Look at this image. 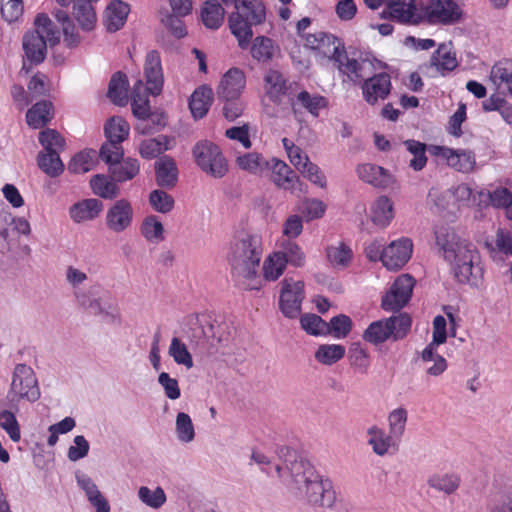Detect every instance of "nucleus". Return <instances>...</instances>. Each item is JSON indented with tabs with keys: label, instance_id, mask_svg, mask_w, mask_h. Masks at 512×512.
<instances>
[{
	"label": "nucleus",
	"instance_id": "1",
	"mask_svg": "<svg viewBox=\"0 0 512 512\" xmlns=\"http://www.w3.org/2000/svg\"><path fill=\"white\" fill-rule=\"evenodd\" d=\"M277 455L282 461V464L275 466L277 476L285 479L288 474V486L298 497L315 506H333L336 494L329 479H324L308 461L300 459L297 452L289 447H280Z\"/></svg>",
	"mask_w": 512,
	"mask_h": 512
},
{
	"label": "nucleus",
	"instance_id": "2",
	"mask_svg": "<svg viewBox=\"0 0 512 512\" xmlns=\"http://www.w3.org/2000/svg\"><path fill=\"white\" fill-rule=\"evenodd\" d=\"M263 255L262 237L257 233L238 232L229 243L227 261L236 283L245 289L257 288Z\"/></svg>",
	"mask_w": 512,
	"mask_h": 512
},
{
	"label": "nucleus",
	"instance_id": "3",
	"mask_svg": "<svg viewBox=\"0 0 512 512\" xmlns=\"http://www.w3.org/2000/svg\"><path fill=\"white\" fill-rule=\"evenodd\" d=\"M434 233L436 245L458 282L468 283L472 278H477L480 273L479 254L474 245L462 239L448 225L437 226Z\"/></svg>",
	"mask_w": 512,
	"mask_h": 512
},
{
	"label": "nucleus",
	"instance_id": "4",
	"mask_svg": "<svg viewBox=\"0 0 512 512\" xmlns=\"http://www.w3.org/2000/svg\"><path fill=\"white\" fill-rule=\"evenodd\" d=\"M225 5L234 4L236 12L229 16V27L237 38L240 48L249 47L253 32L252 25L265 19V8L261 0H222Z\"/></svg>",
	"mask_w": 512,
	"mask_h": 512
},
{
	"label": "nucleus",
	"instance_id": "5",
	"mask_svg": "<svg viewBox=\"0 0 512 512\" xmlns=\"http://www.w3.org/2000/svg\"><path fill=\"white\" fill-rule=\"evenodd\" d=\"M41 397L39 381L34 369L24 363L16 364L10 376L6 400L11 408L18 410L21 403L33 404Z\"/></svg>",
	"mask_w": 512,
	"mask_h": 512
},
{
	"label": "nucleus",
	"instance_id": "6",
	"mask_svg": "<svg viewBox=\"0 0 512 512\" xmlns=\"http://www.w3.org/2000/svg\"><path fill=\"white\" fill-rule=\"evenodd\" d=\"M36 29L23 36L22 46L27 59L35 64L42 63L46 57L47 44L56 45L60 33L46 14H39L35 19Z\"/></svg>",
	"mask_w": 512,
	"mask_h": 512
},
{
	"label": "nucleus",
	"instance_id": "7",
	"mask_svg": "<svg viewBox=\"0 0 512 512\" xmlns=\"http://www.w3.org/2000/svg\"><path fill=\"white\" fill-rule=\"evenodd\" d=\"M31 234L29 221L20 216H14L8 207L0 201V254H6L19 242L20 236Z\"/></svg>",
	"mask_w": 512,
	"mask_h": 512
},
{
	"label": "nucleus",
	"instance_id": "8",
	"mask_svg": "<svg viewBox=\"0 0 512 512\" xmlns=\"http://www.w3.org/2000/svg\"><path fill=\"white\" fill-rule=\"evenodd\" d=\"M193 157L198 167L214 178H222L228 172V164L220 148L210 141L198 142L193 148Z\"/></svg>",
	"mask_w": 512,
	"mask_h": 512
},
{
	"label": "nucleus",
	"instance_id": "9",
	"mask_svg": "<svg viewBox=\"0 0 512 512\" xmlns=\"http://www.w3.org/2000/svg\"><path fill=\"white\" fill-rule=\"evenodd\" d=\"M130 126L123 118L113 117L105 124V142L99 156L103 161H112L123 158L121 143L128 137Z\"/></svg>",
	"mask_w": 512,
	"mask_h": 512
},
{
	"label": "nucleus",
	"instance_id": "10",
	"mask_svg": "<svg viewBox=\"0 0 512 512\" xmlns=\"http://www.w3.org/2000/svg\"><path fill=\"white\" fill-rule=\"evenodd\" d=\"M421 22L450 25L458 22L462 11L453 0H430L421 8Z\"/></svg>",
	"mask_w": 512,
	"mask_h": 512
},
{
	"label": "nucleus",
	"instance_id": "11",
	"mask_svg": "<svg viewBox=\"0 0 512 512\" xmlns=\"http://www.w3.org/2000/svg\"><path fill=\"white\" fill-rule=\"evenodd\" d=\"M304 298V283L302 281L292 278L282 280L279 307L285 317L296 318L300 314Z\"/></svg>",
	"mask_w": 512,
	"mask_h": 512
},
{
	"label": "nucleus",
	"instance_id": "12",
	"mask_svg": "<svg viewBox=\"0 0 512 512\" xmlns=\"http://www.w3.org/2000/svg\"><path fill=\"white\" fill-rule=\"evenodd\" d=\"M414 286L415 280L409 274L398 276L383 296L382 308L386 311H398L403 308L410 300Z\"/></svg>",
	"mask_w": 512,
	"mask_h": 512
},
{
	"label": "nucleus",
	"instance_id": "13",
	"mask_svg": "<svg viewBox=\"0 0 512 512\" xmlns=\"http://www.w3.org/2000/svg\"><path fill=\"white\" fill-rule=\"evenodd\" d=\"M430 152L445 160L450 168L460 173H471L476 167V158L471 150L434 145L430 147Z\"/></svg>",
	"mask_w": 512,
	"mask_h": 512
},
{
	"label": "nucleus",
	"instance_id": "14",
	"mask_svg": "<svg viewBox=\"0 0 512 512\" xmlns=\"http://www.w3.org/2000/svg\"><path fill=\"white\" fill-rule=\"evenodd\" d=\"M148 94H150L148 87L141 80H137L131 94V106L134 116L139 120L135 129L141 134L151 133L149 120L154 118L150 113Z\"/></svg>",
	"mask_w": 512,
	"mask_h": 512
},
{
	"label": "nucleus",
	"instance_id": "15",
	"mask_svg": "<svg viewBox=\"0 0 512 512\" xmlns=\"http://www.w3.org/2000/svg\"><path fill=\"white\" fill-rule=\"evenodd\" d=\"M134 209L131 202L121 198L116 200L108 209L105 225L113 233L119 234L128 230L133 223Z\"/></svg>",
	"mask_w": 512,
	"mask_h": 512
},
{
	"label": "nucleus",
	"instance_id": "16",
	"mask_svg": "<svg viewBox=\"0 0 512 512\" xmlns=\"http://www.w3.org/2000/svg\"><path fill=\"white\" fill-rule=\"evenodd\" d=\"M296 83L289 82L278 70H268L263 78L265 96L273 103L280 104L284 97L291 98Z\"/></svg>",
	"mask_w": 512,
	"mask_h": 512
},
{
	"label": "nucleus",
	"instance_id": "17",
	"mask_svg": "<svg viewBox=\"0 0 512 512\" xmlns=\"http://www.w3.org/2000/svg\"><path fill=\"white\" fill-rule=\"evenodd\" d=\"M421 14V8L415 6L414 0H386V9L381 15L404 24H418Z\"/></svg>",
	"mask_w": 512,
	"mask_h": 512
},
{
	"label": "nucleus",
	"instance_id": "18",
	"mask_svg": "<svg viewBox=\"0 0 512 512\" xmlns=\"http://www.w3.org/2000/svg\"><path fill=\"white\" fill-rule=\"evenodd\" d=\"M413 244L408 238L392 241L382 253V263L389 270L402 268L412 255Z\"/></svg>",
	"mask_w": 512,
	"mask_h": 512
},
{
	"label": "nucleus",
	"instance_id": "19",
	"mask_svg": "<svg viewBox=\"0 0 512 512\" xmlns=\"http://www.w3.org/2000/svg\"><path fill=\"white\" fill-rule=\"evenodd\" d=\"M305 45L333 60L335 57L339 58V52L344 47L337 37L322 31L307 34L305 37Z\"/></svg>",
	"mask_w": 512,
	"mask_h": 512
},
{
	"label": "nucleus",
	"instance_id": "20",
	"mask_svg": "<svg viewBox=\"0 0 512 512\" xmlns=\"http://www.w3.org/2000/svg\"><path fill=\"white\" fill-rule=\"evenodd\" d=\"M359 179L379 189H386L395 183L393 174L382 166L364 163L356 168Z\"/></svg>",
	"mask_w": 512,
	"mask_h": 512
},
{
	"label": "nucleus",
	"instance_id": "21",
	"mask_svg": "<svg viewBox=\"0 0 512 512\" xmlns=\"http://www.w3.org/2000/svg\"><path fill=\"white\" fill-rule=\"evenodd\" d=\"M361 88L364 100L370 105H375L389 95L391 78L389 74L382 72L366 79Z\"/></svg>",
	"mask_w": 512,
	"mask_h": 512
},
{
	"label": "nucleus",
	"instance_id": "22",
	"mask_svg": "<svg viewBox=\"0 0 512 512\" xmlns=\"http://www.w3.org/2000/svg\"><path fill=\"white\" fill-rule=\"evenodd\" d=\"M289 103L294 113L304 109L314 117L319 116L320 111L328 105L325 97L319 94H311L306 90L297 91L296 89H294Z\"/></svg>",
	"mask_w": 512,
	"mask_h": 512
},
{
	"label": "nucleus",
	"instance_id": "23",
	"mask_svg": "<svg viewBox=\"0 0 512 512\" xmlns=\"http://www.w3.org/2000/svg\"><path fill=\"white\" fill-rule=\"evenodd\" d=\"M244 72L238 68L229 69L222 77L217 89L220 99H238L245 88Z\"/></svg>",
	"mask_w": 512,
	"mask_h": 512
},
{
	"label": "nucleus",
	"instance_id": "24",
	"mask_svg": "<svg viewBox=\"0 0 512 512\" xmlns=\"http://www.w3.org/2000/svg\"><path fill=\"white\" fill-rule=\"evenodd\" d=\"M271 170V180L279 188L295 193L297 186L300 185L299 178L295 172L283 161L272 158L269 160Z\"/></svg>",
	"mask_w": 512,
	"mask_h": 512
},
{
	"label": "nucleus",
	"instance_id": "25",
	"mask_svg": "<svg viewBox=\"0 0 512 512\" xmlns=\"http://www.w3.org/2000/svg\"><path fill=\"white\" fill-rule=\"evenodd\" d=\"M144 73L151 95H159L163 87V72L160 55L157 51L151 50L147 53L144 64Z\"/></svg>",
	"mask_w": 512,
	"mask_h": 512
},
{
	"label": "nucleus",
	"instance_id": "26",
	"mask_svg": "<svg viewBox=\"0 0 512 512\" xmlns=\"http://www.w3.org/2000/svg\"><path fill=\"white\" fill-rule=\"evenodd\" d=\"M102 208V202L98 199H84L70 207L69 215L75 223H82L95 219Z\"/></svg>",
	"mask_w": 512,
	"mask_h": 512
},
{
	"label": "nucleus",
	"instance_id": "27",
	"mask_svg": "<svg viewBox=\"0 0 512 512\" xmlns=\"http://www.w3.org/2000/svg\"><path fill=\"white\" fill-rule=\"evenodd\" d=\"M109 164V172L116 182H125L133 179L140 170L139 162L136 159L127 158L122 160L105 161Z\"/></svg>",
	"mask_w": 512,
	"mask_h": 512
},
{
	"label": "nucleus",
	"instance_id": "28",
	"mask_svg": "<svg viewBox=\"0 0 512 512\" xmlns=\"http://www.w3.org/2000/svg\"><path fill=\"white\" fill-rule=\"evenodd\" d=\"M128 4L115 0L106 8L104 22L108 31L116 32L123 27L129 14Z\"/></svg>",
	"mask_w": 512,
	"mask_h": 512
},
{
	"label": "nucleus",
	"instance_id": "29",
	"mask_svg": "<svg viewBox=\"0 0 512 512\" xmlns=\"http://www.w3.org/2000/svg\"><path fill=\"white\" fill-rule=\"evenodd\" d=\"M213 101V91L209 86L203 85L196 89L190 97L189 108L195 119L203 118Z\"/></svg>",
	"mask_w": 512,
	"mask_h": 512
},
{
	"label": "nucleus",
	"instance_id": "30",
	"mask_svg": "<svg viewBox=\"0 0 512 512\" xmlns=\"http://www.w3.org/2000/svg\"><path fill=\"white\" fill-rule=\"evenodd\" d=\"M512 204V193L505 187H497L492 191H478V206L491 205L497 209H504Z\"/></svg>",
	"mask_w": 512,
	"mask_h": 512
},
{
	"label": "nucleus",
	"instance_id": "31",
	"mask_svg": "<svg viewBox=\"0 0 512 512\" xmlns=\"http://www.w3.org/2000/svg\"><path fill=\"white\" fill-rule=\"evenodd\" d=\"M249 46L252 58L260 63L270 62L278 52L277 44L266 36H257Z\"/></svg>",
	"mask_w": 512,
	"mask_h": 512
},
{
	"label": "nucleus",
	"instance_id": "32",
	"mask_svg": "<svg viewBox=\"0 0 512 512\" xmlns=\"http://www.w3.org/2000/svg\"><path fill=\"white\" fill-rule=\"evenodd\" d=\"M236 164L241 170L254 175L263 174L270 166L269 160L257 152L239 154L236 157Z\"/></svg>",
	"mask_w": 512,
	"mask_h": 512
},
{
	"label": "nucleus",
	"instance_id": "33",
	"mask_svg": "<svg viewBox=\"0 0 512 512\" xmlns=\"http://www.w3.org/2000/svg\"><path fill=\"white\" fill-rule=\"evenodd\" d=\"M370 219L378 227H386L393 219V204L386 196L378 197L370 208Z\"/></svg>",
	"mask_w": 512,
	"mask_h": 512
},
{
	"label": "nucleus",
	"instance_id": "34",
	"mask_svg": "<svg viewBox=\"0 0 512 512\" xmlns=\"http://www.w3.org/2000/svg\"><path fill=\"white\" fill-rule=\"evenodd\" d=\"M53 117V106L49 101H40L33 105L26 114L27 124L38 129L45 126Z\"/></svg>",
	"mask_w": 512,
	"mask_h": 512
},
{
	"label": "nucleus",
	"instance_id": "35",
	"mask_svg": "<svg viewBox=\"0 0 512 512\" xmlns=\"http://www.w3.org/2000/svg\"><path fill=\"white\" fill-rule=\"evenodd\" d=\"M178 177L176 163L172 158L163 157L156 162V179L161 187L172 188Z\"/></svg>",
	"mask_w": 512,
	"mask_h": 512
},
{
	"label": "nucleus",
	"instance_id": "36",
	"mask_svg": "<svg viewBox=\"0 0 512 512\" xmlns=\"http://www.w3.org/2000/svg\"><path fill=\"white\" fill-rule=\"evenodd\" d=\"M421 360L426 364V374L432 377L441 376L448 367L446 359L438 353L437 348H432V346L424 348Z\"/></svg>",
	"mask_w": 512,
	"mask_h": 512
},
{
	"label": "nucleus",
	"instance_id": "37",
	"mask_svg": "<svg viewBox=\"0 0 512 512\" xmlns=\"http://www.w3.org/2000/svg\"><path fill=\"white\" fill-rule=\"evenodd\" d=\"M489 80L499 94L512 95V73L507 67V63L495 64L491 69Z\"/></svg>",
	"mask_w": 512,
	"mask_h": 512
},
{
	"label": "nucleus",
	"instance_id": "38",
	"mask_svg": "<svg viewBox=\"0 0 512 512\" xmlns=\"http://www.w3.org/2000/svg\"><path fill=\"white\" fill-rule=\"evenodd\" d=\"M225 10L217 0H206L201 9L203 24L209 29H218L224 21Z\"/></svg>",
	"mask_w": 512,
	"mask_h": 512
},
{
	"label": "nucleus",
	"instance_id": "39",
	"mask_svg": "<svg viewBox=\"0 0 512 512\" xmlns=\"http://www.w3.org/2000/svg\"><path fill=\"white\" fill-rule=\"evenodd\" d=\"M277 253H280L286 264L294 267H303L305 265L306 255L295 241L290 239L280 241Z\"/></svg>",
	"mask_w": 512,
	"mask_h": 512
},
{
	"label": "nucleus",
	"instance_id": "40",
	"mask_svg": "<svg viewBox=\"0 0 512 512\" xmlns=\"http://www.w3.org/2000/svg\"><path fill=\"white\" fill-rule=\"evenodd\" d=\"M367 434L369 436L368 444L376 455L382 457L389 453V450L392 447L393 436L386 434L383 429L376 425L369 427L367 429Z\"/></svg>",
	"mask_w": 512,
	"mask_h": 512
},
{
	"label": "nucleus",
	"instance_id": "41",
	"mask_svg": "<svg viewBox=\"0 0 512 512\" xmlns=\"http://www.w3.org/2000/svg\"><path fill=\"white\" fill-rule=\"evenodd\" d=\"M338 56L339 58L335 57L334 61L338 63L339 70L346 74L351 81L358 82L364 78V68L365 65H367L366 62H358L355 59H349L344 47L339 52Z\"/></svg>",
	"mask_w": 512,
	"mask_h": 512
},
{
	"label": "nucleus",
	"instance_id": "42",
	"mask_svg": "<svg viewBox=\"0 0 512 512\" xmlns=\"http://www.w3.org/2000/svg\"><path fill=\"white\" fill-rule=\"evenodd\" d=\"M73 15L83 30L90 31L94 28L97 17L90 0H76Z\"/></svg>",
	"mask_w": 512,
	"mask_h": 512
},
{
	"label": "nucleus",
	"instance_id": "43",
	"mask_svg": "<svg viewBox=\"0 0 512 512\" xmlns=\"http://www.w3.org/2000/svg\"><path fill=\"white\" fill-rule=\"evenodd\" d=\"M393 332L389 319H382L372 322L363 333V339L372 344L385 342Z\"/></svg>",
	"mask_w": 512,
	"mask_h": 512
},
{
	"label": "nucleus",
	"instance_id": "44",
	"mask_svg": "<svg viewBox=\"0 0 512 512\" xmlns=\"http://www.w3.org/2000/svg\"><path fill=\"white\" fill-rule=\"evenodd\" d=\"M287 264L284 259L274 251L270 253L264 260L262 265L263 277L267 281H276L284 273Z\"/></svg>",
	"mask_w": 512,
	"mask_h": 512
},
{
	"label": "nucleus",
	"instance_id": "45",
	"mask_svg": "<svg viewBox=\"0 0 512 512\" xmlns=\"http://www.w3.org/2000/svg\"><path fill=\"white\" fill-rule=\"evenodd\" d=\"M108 97L113 103L120 106L127 103V79L125 74L117 72L112 76L108 87Z\"/></svg>",
	"mask_w": 512,
	"mask_h": 512
},
{
	"label": "nucleus",
	"instance_id": "46",
	"mask_svg": "<svg viewBox=\"0 0 512 512\" xmlns=\"http://www.w3.org/2000/svg\"><path fill=\"white\" fill-rule=\"evenodd\" d=\"M0 428L3 429L11 441L17 443L21 440V428L15 412L5 408L0 403Z\"/></svg>",
	"mask_w": 512,
	"mask_h": 512
},
{
	"label": "nucleus",
	"instance_id": "47",
	"mask_svg": "<svg viewBox=\"0 0 512 512\" xmlns=\"http://www.w3.org/2000/svg\"><path fill=\"white\" fill-rule=\"evenodd\" d=\"M168 355L176 364L182 365L187 369H191L194 365L192 355L186 344L177 336H174L171 339L168 348Z\"/></svg>",
	"mask_w": 512,
	"mask_h": 512
},
{
	"label": "nucleus",
	"instance_id": "48",
	"mask_svg": "<svg viewBox=\"0 0 512 512\" xmlns=\"http://www.w3.org/2000/svg\"><path fill=\"white\" fill-rule=\"evenodd\" d=\"M345 347L340 344H322L315 352V359L323 365H333L345 355Z\"/></svg>",
	"mask_w": 512,
	"mask_h": 512
},
{
	"label": "nucleus",
	"instance_id": "49",
	"mask_svg": "<svg viewBox=\"0 0 512 512\" xmlns=\"http://www.w3.org/2000/svg\"><path fill=\"white\" fill-rule=\"evenodd\" d=\"M175 435L183 444L191 443L195 439V427L191 417L185 412H179L175 419Z\"/></svg>",
	"mask_w": 512,
	"mask_h": 512
},
{
	"label": "nucleus",
	"instance_id": "50",
	"mask_svg": "<svg viewBox=\"0 0 512 512\" xmlns=\"http://www.w3.org/2000/svg\"><path fill=\"white\" fill-rule=\"evenodd\" d=\"M60 152H40L37 157L39 168L50 177L60 175L64 165L59 156Z\"/></svg>",
	"mask_w": 512,
	"mask_h": 512
},
{
	"label": "nucleus",
	"instance_id": "51",
	"mask_svg": "<svg viewBox=\"0 0 512 512\" xmlns=\"http://www.w3.org/2000/svg\"><path fill=\"white\" fill-rule=\"evenodd\" d=\"M116 181L108 179L104 175H95L90 180L93 193L104 199H113L119 194V188Z\"/></svg>",
	"mask_w": 512,
	"mask_h": 512
},
{
	"label": "nucleus",
	"instance_id": "52",
	"mask_svg": "<svg viewBox=\"0 0 512 512\" xmlns=\"http://www.w3.org/2000/svg\"><path fill=\"white\" fill-rule=\"evenodd\" d=\"M432 489L447 495L454 493L460 486V478L456 474H435L428 479Z\"/></svg>",
	"mask_w": 512,
	"mask_h": 512
},
{
	"label": "nucleus",
	"instance_id": "53",
	"mask_svg": "<svg viewBox=\"0 0 512 512\" xmlns=\"http://www.w3.org/2000/svg\"><path fill=\"white\" fill-rule=\"evenodd\" d=\"M326 255L332 266L345 268L351 261L352 250L346 244L339 242L336 245L328 246Z\"/></svg>",
	"mask_w": 512,
	"mask_h": 512
},
{
	"label": "nucleus",
	"instance_id": "54",
	"mask_svg": "<svg viewBox=\"0 0 512 512\" xmlns=\"http://www.w3.org/2000/svg\"><path fill=\"white\" fill-rule=\"evenodd\" d=\"M407 151L412 155L409 167L414 171H421L427 163L426 144L409 139L404 141Z\"/></svg>",
	"mask_w": 512,
	"mask_h": 512
},
{
	"label": "nucleus",
	"instance_id": "55",
	"mask_svg": "<svg viewBox=\"0 0 512 512\" xmlns=\"http://www.w3.org/2000/svg\"><path fill=\"white\" fill-rule=\"evenodd\" d=\"M96 151L84 150L76 154L68 165L69 171L75 174H83L93 169L95 165Z\"/></svg>",
	"mask_w": 512,
	"mask_h": 512
},
{
	"label": "nucleus",
	"instance_id": "56",
	"mask_svg": "<svg viewBox=\"0 0 512 512\" xmlns=\"http://www.w3.org/2000/svg\"><path fill=\"white\" fill-rule=\"evenodd\" d=\"M348 360L352 367L360 373H367L370 366V357L366 349L359 343H353L348 350Z\"/></svg>",
	"mask_w": 512,
	"mask_h": 512
},
{
	"label": "nucleus",
	"instance_id": "57",
	"mask_svg": "<svg viewBox=\"0 0 512 512\" xmlns=\"http://www.w3.org/2000/svg\"><path fill=\"white\" fill-rule=\"evenodd\" d=\"M456 66L457 61L455 56L444 46L439 47L431 58V68L441 74L453 70Z\"/></svg>",
	"mask_w": 512,
	"mask_h": 512
},
{
	"label": "nucleus",
	"instance_id": "58",
	"mask_svg": "<svg viewBox=\"0 0 512 512\" xmlns=\"http://www.w3.org/2000/svg\"><path fill=\"white\" fill-rule=\"evenodd\" d=\"M166 136L144 140L140 144V154L146 159H152L169 149Z\"/></svg>",
	"mask_w": 512,
	"mask_h": 512
},
{
	"label": "nucleus",
	"instance_id": "59",
	"mask_svg": "<svg viewBox=\"0 0 512 512\" xmlns=\"http://www.w3.org/2000/svg\"><path fill=\"white\" fill-rule=\"evenodd\" d=\"M138 498L142 503L153 509H159L166 502V494L161 487L152 490L147 486H141L138 489Z\"/></svg>",
	"mask_w": 512,
	"mask_h": 512
},
{
	"label": "nucleus",
	"instance_id": "60",
	"mask_svg": "<svg viewBox=\"0 0 512 512\" xmlns=\"http://www.w3.org/2000/svg\"><path fill=\"white\" fill-rule=\"evenodd\" d=\"M301 328L310 335H325L329 332V325L316 314H304L300 318Z\"/></svg>",
	"mask_w": 512,
	"mask_h": 512
},
{
	"label": "nucleus",
	"instance_id": "61",
	"mask_svg": "<svg viewBox=\"0 0 512 512\" xmlns=\"http://www.w3.org/2000/svg\"><path fill=\"white\" fill-rule=\"evenodd\" d=\"M143 237L150 242H160L164 239V228L156 216L146 217L141 225Z\"/></svg>",
	"mask_w": 512,
	"mask_h": 512
},
{
	"label": "nucleus",
	"instance_id": "62",
	"mask_svg": "<svg viewBox=\"0 0 512 512\" xmlns=\"http://www.w3.org/2000/svg\"><path fill=\"white\" fill-rule=\"evenodd\" d=\"M407 422V410L404 408L394 409L389 413V434L399 439L405 432Z\"/></svg>",
	"mask_w": 512,
	"mask_h": 512
},
{
	"label": "nucleus",
	"instance_id": "63",
	"mask_svg": "<svg viewBox=\"0 0 512 512\" xmlns=\"http://www.w3.org/2000/svg\"><path fill=\"white\" fill-rule=\"evenodd\" d=\"M39 142L44 147V152H60L64 149V139L53 129H46L39 134Z\"/></svg>",
	"mask_w": 512,
	"mask_h": 512
},
{
	"label": "nucleus",
	"instance_id": "64",
	"mask_svg": "<svg viewBox=\"0 0 512 512\" xmlns=\"http://www.w3.org/2000/svg\"><path fill=\"white\" fill-rule=\"evenodd\" d=\"M149 203L159 213H168L174 207V199L163 190H153L149 195Z\"/></svg>",
	"mask_w": 512,
	"mask_h": 512
}]
</instances>
